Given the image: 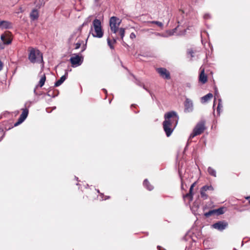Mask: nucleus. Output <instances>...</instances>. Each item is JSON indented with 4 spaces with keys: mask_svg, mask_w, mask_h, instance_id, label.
<instances>
[{
    "mask_svg": "<svg viewBox=\"0 0 250 250\" xmlns=\"http://www.w3.org/2000/svg\"><path fill=\"white\" fill-rule=\"evenodd\" d=\"M165 121L163 123V129L167 137L171 135L177 125L179 116L175 111H171L164 115Z\"/></svg>",
    "mask_w": 250,
    "mask_h": 250,
    "instance_id": "nucleus-1",
    "label": "nucleus"
},
{
    "mask_svg": "<svg viewBox=\"0 0 250 250\" xmlns=\"http://www.w3.org/2000/svg\"><path fill=\"white\" fill-rule=\"evenodd\" d=\"M121 22V20L118 18L113 16L110 18L109 20V26L111 31L114 34H118L120 36L121 39L123 42V44L125 46L127 45L123 41L124 37L125 34V29L124 28H119Z\"/></svg>",
    "mask_w": 250,
    "mask_h": 250,
    "instance_id": "nucleus-2",
    "label": "nucleus"
},
{
    "mask_svg": "<svg viewBox=\"0 0 250 250\" xmlns=\"http://www.w3.org/2000/svg\"><path fill=\"white\" fill-rule=\"evenodd\" d=\"M29 52L28 55V59L32 63H35L38 62H43L42 53L38 49L33 47L28 48Z\"/></svg>",
    "mask_w": 250,
    "mask_h": 250,
    "instance_id": "nucleus-3",
    "label": "nucleus"
},
{
    "mask_svg": "<svg viewBox=\"0 0 250 250\" xmlns=\"http://www.w3.org/2000/svg\"><path fill=\"white\" fill-rule=\"evenodd\" d=\"M206 129L205 120H201L194 127L192 133L190 135V138L192 139L196 136L201 134Z\"/></svg>",
    "mask_w": 250,
    "mask_h": 250,
    "instance_id": "nucleus-4",
    "label": "nucleus"
},
{
    "mask_svg": "<svg viewBox=\"0 0 250 250\" xmlns=\"http://www.w3.org/2000/svg\"><path fill=\"white\" fill-rule=\"evenodd\" d=\"M94 33L92 35L94 37L101 38L103 36L104 33L101 27V21L98 19H95L93 21Z\"/></svg>",
    "mask_w": 250,
    "mask_h": 250,
    "instance_id": "nucleus-5",
    "label": "nucleus"
},
{
    "mask_svg": "<svg viewBox=\"0 0 250 250\" xmlns=\"http://www.w3.org/2000/svg\"><path fill=\"white\" fill-rule=\"evenodd\" d=\"M0 39L4 44H10L13 40L12 34L9 31H5L1 35Z\"/></svg>",
    "mask_w": 250,
    "mask_h": 250,
    "instance_id": "nucleus-6",
    "label": "nucleus"
},
{
    "mask_svg": "<svg viewBox=\"0 0 250 250\" xmlns=\"http://www.w3.org/2000/svg\"><path fill=\"white\" fill-rule=\"evenodd\" d=\"M70 62L73 67H76L80 65L83 62V58L78 55L72 57L70 59Z\"/></svg>",
    "mask_w": 250,
    "mask_h": 250,
    "instance_id": "nucleus-7",
    "label": "nucleus"
},
{
    "mask_svg": "<svg viewBox=\"0 0 250 250\" xmlns=\"http://www.w3.org/2000/svg\"><path fill=\"white\" fill-rule=\"evenodd\" d=\"M214 188L211 185H206L201 188L200 190L201 197L204 200L207 199L208 195L207 193L208 191H213Z\"/></svg>",
    "mask_w": 250,
    "mask_h": 250,
    "instance_id": "nucleus-8",
    "label": "nucleus"
},
{
    "mask_svg": "<svg viewBox=\"0 0 250 250\" xmlns=\"http://www.w3.org/2000/svg\"><path fill=\"white\" fill-rule=\"evenodd\" d=\"M156 71L162 78L167 80L170 79V73L166 68L164 67L157 68Z\"/></svg>",
    "mask_w": 250,
    "mask_h": 250,
    "instance_id": "nucleus-9",
    "label": "nucleus"
},
{
    "mask_svg": "<svg viewBox=\"0 0 250 250\" xmlns=\"http://www.w3.org/2000/svg\"><path fill=\"white\" fill-rule=\"evenodd\" d=\"M212 226L214 229L222 231L227 228L228 223L225 221H220L213 224Z\"/></svg>",
    "mask_w": 250,
    "mask_h": 250,
    "instance_id": "nucleus-10",
    "label": "nucleus"
},
{
    "mask_svg": "<svg viewBox=\"0 0 250 250\" xmlns=\"http://www.w3.org/2000/svg\"><path fill=\"white\" fill-rule=\"evenodd\" d=\"M28 114V110L27 108L22 109V112L20 115L18 121L15 123L14 126H16L22 123L27 118Z\"/></svg>",
    "mask_w": 250,
    "mask_h": 250,
    "instance_id": "nucleus-11",
    "label": "nucleus"
},
{
    "mask_svg": "<svg viewBox=\"0 0 250 250\" xmlns=\"http://www.w3.org/2000/svg\"><path fill=\"white\" fill-rule=\"evenodd\" d=\"M200 70V73L199 76V81L202 83L204 84L208 81L207 76L205 74V68L201 67Z\"/></svg>",
    "mask_w": 250,
    "mask_h": 250,
    "instance_id": "nucleus-12",
    "label": "nucleus"
},
{
    "mask_svg": "<svg viewBox=\"0 0 250 250\" xmlns=\"http://www.w3.org/2000/svg\"><path fill=\"white\" fill-rule=\"evenodd\" d=\"M13 28V23L9 21L0 20V28L1 29H9Z\"/></svg>",
    "mask_w": 250,
    "mask_h": 250,
    "instance_id": "nucleus-13",
    "label": "nucleus"
},
{
    "mask_svg": "<svg viewBox=\"0 0 250 250\" xmlns=\"http://www.w3.org/2000/svg\"><path fill=\"white\" fill-rule=\"evenodd\" d=\"M196 183H193L190 186L189 192L186 195H184V198H188L189 201H191L193 200V190L194 187L195 186Z\"/></svg>",
    "mask_w": 250,
    "mask_h": 250,
    "instance_id": "nucleus-14",
    "label": "nucleus"
},
{
    "mask_svg": "<svg viewBox=\"0 0 250 250\" xmlns=\"http://www.w3.org/2000/svg\"><path fill=\"white\" fill-rule=\"evenodd\" d=\"M193 104L191 100L189 99H186L185 102V110L189 112L192 109Z\"/></svg>",
    "mask_w": 250,
    "mask_h": 250,
    "instance_id": "nucleus-15",
    "label": "nucleus"
},
{
    "mask_svg": "<svg viewBox=\"0 0 250 250\" xmlns=\"http://www.w3.org/2000/svg\"><path fill=\"white\" fill-rule=\"evenodd\" d=\"M39 16V11L37 9H33L30 14V18L32 21H35L38 19Z\"/></svg>",
    "mask_w": 250,
    "mask_h": 250,
    "instance_id": "nucleus-16",
    "label": "nucleus"
},
{
    "mask_svg": "<svg viewBox=\"0 0 250 250\" xmlns=\"http://www.w3.org/2000/svg\"><path fill=\"white\" fill-rule=\"evenodd\" d=\"M67 76V73L66 72L65 75L62 76L61 78L55 83V86L57 87L61 85L66 80Z\"/></svg>",
    "mask_w": 250,
    "mask_h": 250,
    "instance_id": "nucleus-17",
    "label": "nucleus"
},
{
    "mask_svg": "<svg viewBox=\"0 0 250 250\" xmlns=\"http://www.w3.org/2000/svg\"><path fill=\"white\" fill-rule=\"evenodd\" d=\"M213 97V95L211 93H208L205 96L201 98V102L205 103L210 100Z\"/></svg>",
    "mask_w": 250,
    "mask_h": 250,
    "instance_id": "nucleus-18",
    "label": "nucleus"
},
{
    "mask_svg": "<svg viewBox=\"0 0 250 250\" xmlns=\"http://www.w3.org/2000/svg\"><path fill=\"white\" fill-rule=\"evenodd\" d=\"M46 81V76L44 73H43L41 75V79L39 82L38 86L42 87L44 84V83Z\"/></svg>",
    "mask_w": 250,
    "mask_h": 250,
    "instance_id": "nucleus-19",
    "label": "nucleus"
},
{
    "mask_svg": "<svg viewBox=\"0 0 250 250\" xmlns=\"http://www.w3.org/2000/svg\"><path fill=\"white\" fill-rule=\"evenodd\" d=\"M117 39H118V38L113 37L112 41H111L109 38L107 39V41L108 45L109 46L111 49H113L114 48L113 44L116 42Z\"/></svg>",
    "mask_w": 250,
    "mask_h": 250,
    "instance_id": "nucleus-20",
    "label": "nucleus"
},
{
    "mask_svg": "<svg viewBox=\"0 0 250 250\" xmlns=\"http://www.w3.org/2000/svg\"><path fill=\"white\" fill-rule=\"evenodd\" d=\"M225 208L223 207L217 209H215L214 210L215 215H220L221 214H223L225 211H224Z\"/></svg>",
    "mask_w": 250,
    "mask_h": 250,
    "instance_id": "nucleus-21",
    "label": "nucleus"
},
{
    "mask_svg": "<svg viewBox=\"0 0 250 250\" xmlns=\"http://www.w3.org/2000/svg\"><path fill=\"white\" fill-rule=\"evenodd\" d=\"M143 185L149 190H151L153 189V187L150 184L147 179H145L144 181Z\"/></svg>",
    "mask_w": 250,
    "mask_h": 250,
    "instance_id": "nucleus-22",
    "label": "nucleus"
},
{
    "mask_svg": "<svg viewBox=\"0 0 250 250\" xmlns=\"http://www.w3.org/2000/svg\"><path fill=\"white\" fill-rule=\"evenodd\" d=\"M208 171L210 175L216 177V171L213 168L209 167L208 169Z\"/></svg>",
    "mask_w": 250,
    "mask_h": 250,
    "instance_id": "nucleus-23",
    "label": "nucleus"
},
{
    "mask_svg": "<svg viewBox=\"0 0 250 250\" xmlns=\"http://www.w3.org/2000/svg\"><path fill=\"white\" fill-rule=\"evenodd\" d=\"M223 108V105L222 104V101L221 99H219V103L217 107V112L218 115L220 113L221 109Z\"/></svg>",
    "mask_w": 250,
    "mask_h": 250,
    "instance_id": "nucleus-24",
    "label": "nucleus"
},
{
    "mask_svg": "<svg viewBox=\"0 0 250 250\" xmlns=\"http://www.w3.org/2000/svg\"><path fill=\"white\" fill-rule=\"evenodd\" d=\"M148 23L155 24L158 25L159 27L162 28L163 27V24L162 22L158 21H147Z\"/></svg>",
    "mask_w": 250,
    "mask_h": 250,
    "instance_id": "nucleus-25",
    "label": "nucleus"
},
{
    "mask_svg": "<svg viewBox=\"0 0 250 250\" xmlns=\"http://www.w3.org/2000/svg\"><path fill=\"white\" fill-rule=\"evenodd\" d=\"M204 215L206 217H209L211 216H214L215 215V214H214V210L213 209H212V210H210L209 211H208V212H206L205 214H204Z\"/></svg>",
    "mask_w": 250,
    "mask_h": 250,
    "instance_id": "nucleus-26",
    "label": "nucleus"
},
{
    "mask_svg": "<svg viewBox=\"0 0 250 250\" xmlns=\"http://www.w3.org/2000/svg\"><path fill=\"white\" fill-rule=\"evenodd\" d=\"M83 41H81V42H77L76 43H75V49H79V48L80 47V46H81V45L82 43H83Z\"/></svg>",
    "mask_w": 250,
    "mask_h": 250,
    "instance_id": "nucleus-27",
    "label": "nucleus"
},
{
    "mask_svg": "<svg viewBox=\"0 0 250 250\" xmlns=\"http://www.w3.org/2000/svg\"><path fill=\"white\" fill-rule=\"evenodd\" d=\"M136 36L135 34L134 33H133V32L131 33L130 34V39H135V38H136Z\"/></svg>",
    "mask_w": 250,
    "mask_h": 250,
    "instance_id": "nucleus-28",
    "label": "nucleus"
},
{
    "mask_svg": "<svg viewBox=\"0 0 250 250\" xmlns=\"http://www.w3.org/2000/svg\"><path fill=\"white\" fill-rule=\"evenodd\" d=\"M193 53H194V52H193L192 50H191V49H189L188 50V54H189L191 57H193Z\"/></svg>",
    "mask_w": 250,
    "mask_h": 250,
    "instance_id": "nucleus-29",
    "label": "nucleus"
},
{
    "mask_svg": "<svg viewBox=\"0 0 250 250\" xmlns=\"http://www.w3.org/2000/svg\"><path fill=\"white\" fill-rule=\"evenodd\" d=\"M87 24V22H83V24L82 25H81L78 28V30L81 32L82 30V28L83 27V26L84 25H86Z\"/></svg>",
    "mask_w": 250,
    "mask_h": 250,
    "instance_id": "nucleus-30",
    "label": "nucleus"
},
{
    "mask_svg": "<svg viewBox=\"0 0 250 250\" xmlns=\"http://www.w3.org/2000/svg\"><path fill=\"white\" fill-rule=\"evenodd\" d=\"M245 199L248 201L249 205H250V195L245 197Z\"/></svg>",
    "mask_w": 250,
    "mask_h": 250,
    "instance_id": "nucleus-31",
    "label": "nucleus"
},
{
    "mask_svg": "<svg viewBox=\"0 0 250 250\" xmlns=\"http://www.w3.org/2000/svg\"><path fill=\"white\" fill-rule=\"evenodd\" d=\"M3 63L0 60V71H1L2 69L3 68Z\"/></svg>",
    "mask_w": 250,
    "mask_h": 250,
    "instance_id": "nucleus-32",
    "label": "nucleus"
},
{
    "mask_svg": "<svg viewBox=\"0 0 250 250\" xmlns=\"http://www.w3.org/2000/svg\"><path fill=\"white\" fill-rule=\"evenodd\" d=\"M4 48V46L3 44H2L0 42V50L1 49H3Z\"/></svg>",
    "mask_w": 250,
    "mask_h": 250,
    "instance_id": "nucleus-33",
    "label": "nucleus"
},
{
    "mask_svg": "<svg viewBox=\"0 0 250 250\" xmlns=\"http://www.w3.org/2000/svg\"><path fill=\"white\" fill-rule=\"evenodd\" d=\"M85 49H86V44L83 45L82 52Z\"/></svg>",
    "mask_w": 250,
    "mask_h": 250,
    "instance_id": "nucleus-34",
    "label": "nucleus"
},
{
    "mask_svg": "<svg viewBox=\"0 0 250 250\" xmlns=\"http://www.w3.org/2000/svg\"><path fill=\"white\" fill-rule=\"evenodd\" d=\"M20 12H21V13H22V12H23V10H22V7H20Z\"/></svg>",
    "mask_w": 250,
    "mask_h": 250,
    "instance_id": "nucleus-35",
    "label": "nucleus"
},
{
    "mask_svg": "<svg viewBox=\"0 0 250 250\" xmlns=\"http://www.w3.org/2000/svg\"><path fill=\"white\" fill-rule=\"evenodd\" d=\"M131 106H132L136 107L137 106V105H136V104H132Z\"/></svg>",
    "mask_w": 250,
    "mask_h": 250,
    "instance_id": "nucleus-36",
    "label": "nucleus"
}]
</instances>
